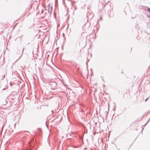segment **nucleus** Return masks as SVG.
<instances>
[{
	"mask_svg": "<svg viewBox=\"0 0 150 150\" xmlns=\"http://www.w3.org/2000/svg\"><path fill=\"white\" fill-rule=\"evenodd\" d=\"M34 137H33L31 140V141L29 143V146L30 148H33V145H32V142L34 141Z\"/></svg>",
	"mask_w": 150,
	"mask_h": 150,
	"instance_id": "1",
	"label": "nucleus"
},
{
	"mask_svg": "<svg viewBox=\"0 0 150 150\" xmlns=\"http://www.w3.org/2000/svg\"><path fill=\"white\" fill-rule=\"evenodd\" d=\"M115 148L114 149V150H119L120 149L119 146L117 144H115Z\"/></svg>",
	"mask_w": 150,
	"mask_h": 150,
	"instance_id": "2",
	"label": "nucleus"
},
{
	"mask_svg": "<svg viewBox=\"0 0 150 150\" xmlns=\"http://www.w3.org/2000/svg\"><path fill=\"white\" fill-rule=\"evenodd\" d=\"M70 135V133L69 134H67V136L66 137L67 138H69L70 137H69Z\"/></svg>",
	"mask_w": 150,
	"mask_h": 150,
	"instance_id": "3",
	"label": "nucleus"
},
{
	"mask_svg": "<svg viewBox=\"0 0 150 150\" xmlns=\"http://www.w3.org/2000/svg\"><path fill=\"white\" fill-rule=\"evenodd\" d=\"M147 8L149 11L150 12V8Z\"/></svg>",
	"mask_w": 150,
	"mask_h": 150,
	"instance_id": "4",
	"label": "nucleus"
},
{
	"mask_svg": "<svg viewBox=\"0 0 150 150\" xmlns=\"http://www.w3.org/2000/svg\"><path fill=\"white\" fill-rule=\"evenodd\" d=\"M147 17L149 18H150V15H147Z\"/></svg>",
	"mask_w": 150,
	"mask_h": 150,
	"instance_id": "5",
	"label": "nucleus"
},
{
	"mask_svg": "<svg viewBox=\"0 0 150 150\" xmlns=\"http://www.w3.org/2000/svg\"><path fill=\"white\" fill-rule=\"evenodd\" d=\"M48 12H49L50 13H51V11H50L49 9H48Z\"/></svg>",
	"mask_w": 150,
	"mask_h": 150,
	"instance_id": "6",
	"label": "nucleus"
},
{
	"mask_svg": "<svg viewBox=\"0 0 150 150\" xmlns=\"http://www.w3.org/2000/svg\"><path fill=\"white\" fill-rule=\"evenodd\" d=\"M148 98H147L145 100V101L146 102L147 101V100H148Z\"/></svg>",
	"mask_w": 150,
	"mask_h": 150,
	"instance_id": "7",
	"label": "nucleus"
},
{
	"mask_svg": "<svg viewBox=\"0 0 150 150\" xmlns=\"http://www.w3.org/2000/svg\"><path fill=\"white\" fill-rule=\"evenodd\" d=\"M96 133V132H94L93 133V134H95Z\"/></svg>",
	"mask_w": 150,
	"mask_h": 150,
	"instance_id": "8",
	"label": "nucleus"
},
{
	"mask_svg": "<svg viewBox=\"0 0 150 150\" xmlns=\"http://www.w3.org/2000/svg\"><path fill=\"white\" fill-rule=\"evenodd\" d=\"M73 132V133H72V134H74V132Z\"/></svg>",
	"mask_w": 150,
	"mask_h": 150,
	"instance_id": "9",
	"label": "nucleus"
},
{
	"mask_svg": "<svg viewBox=\"0 0 150 150\" xmlns=\"http://www.w3.org/2000/svg\"><path fill=\"white\" fill-rule=\"evenodd\" d=\"M38 130L40 129V128H38Z\"/></svg>",
	"mask_w": 150,
	"mask_h": 150,
	"instance_id": "10",
	"label": "nucleus"
},
{
	"mask_svg": "<svg viewBox=\"0 0 150 150\" xmlns=\"http://www.w3.org/2000/svg\"><path fill=\"white\" fill-rule=\"evenodd\" d=\"M5 89V88H3V90H4Z\"/></svg>",
	"mask_w": 150,
	"mask_h": 150,
	"instance_id": "11",
	"label": "nucleus"
},
{
	"mask_svg": "<svg viewBox=\"0 0 150 150\" xmlns=\"http://www.w3.org/2000/svg\"><path fill=\"white\" fill-rule=\"evenodd\" d=\"M46 126H47V125L46 124Z\"/></svg>",
	"mask_w": 150,
	"mask_h": 150,
	"instance_id": "12",
	"label": "nucleus"
},
{
	"mask_svg": "<svg viewBox=\"0 0 150 150\" xmlns=\"http://www.w3.org/2000/svg\"><path fill=\"white\" fill-rule=\"evenodd\" d=\"M87 132H86V133H87Z\"/></svg>",
	"mask_w": 150,
	"mask_h": 150,
	"instance_id": "13",
	"label": "nucleus"
}]
</instances>
